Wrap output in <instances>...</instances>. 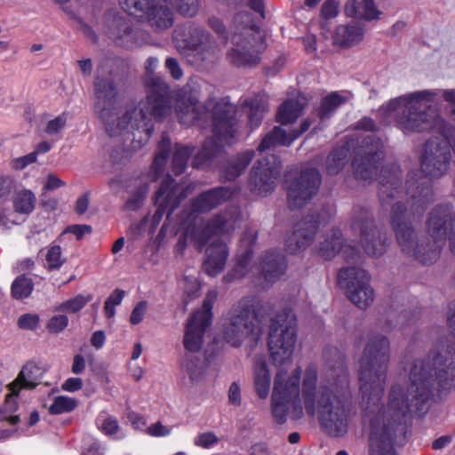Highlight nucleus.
Returning a JSON list of instances; mask_svg holds the SVG:
<instances>
[{
    "label": "nucleus",
    "mask_w": 455,
    "mask_h": 455,
    "mask_svg": "<svg viewBox=\"0 0 455 455\" xmlns=\"http://www.w3.org/2000/svg\"><path fill=\"white\" fill-rule=\"evenodd\" d=\"M324 379L317 385V372L313 367L306 370L299 399L300 371L291 376L285 369L278 370L271 395V412L277 424L286 422L287 416L298 420L304 411L308 417H316L320 427L330 435L341 436L347 431L348 401L351 398L345 355L335 347L323 350Z\"/></svg>",
    "instance_id": "nucleus-1"
},
{
    "label": "nucleus",
    "mask_w": 455,
    "mask_h": 455,
    "mask_svg": "<svg viewBox=\"0 0 455 455\" xmlns=\"http://www.w3.org/2000/svg\"><path fill=\"white\" fill-rule=\"evenodd\" d=\"M390 352L388 338L375 334L365 344L360 361L361 407L370 425L369 455H396L395 445H403L406 439L411 405L403 387L392 385L381 403Z\"/></svg>",
    "instance_id": "nucleus-2"
},
{
    "label": "nucleus",
    "mask_w": 455,
    "mask_h": 455,
    "mask_svg": "<svg viewBox=\"0 0 455 455\" xmlns=\"http://www.w3.org/2000/svg\"><path fill=\"white\" fill-rule=\"evenodd\" d=\"M235 113V106L226 99L214 104L211 114L212 133L219 142L212 139L206 140L193 161V166L196 168L213 167L222 163L220 177L225 181H233L238 178L255 156L253 150H246L225 159L224 150L220 143L228 144L232 139L235 138L237 133Z\"/></svg>",
    "instance_id": "nucleus-3"
},
{
    "label": "nucleus",
    "mask_w": 455,
    "mask_h": 455,
    "mask_svg": "<svg viewBox=\"0 0 455 455\" xmlns=\"http://www.w3.org/2000/svg\"><path fill=\"white\" fill-rule=\"evenodd\" d=\"M146 100L127 110L118 125H123L125 141H130L132 150L140 149L151 136L154 126L152 118L162 122L172 110V95L168 84L161 77L149 76L146 81Z\"/></svg>",
    "instance_id": "nucleus-4"
},
{
    "label": "nucleus",
    "mask_w": 455,
    "mask_h": 455,
    "mask_svg": "<svg viewBox=\"0 0 455 455\" xmlns=\"http://www.w3.org/2000/svg\"><path fill=\"white\" fill-rule=\"evenodd\" d=\"M128 72L127 62L118 57L105 53L98 66V76L93 87L95 94V113L103 122L110 137L122 136L123 125H118V87Z\"/></svg>",
    "instance_id": "nucleus-5"
},
{
    "label": "nucleus",
    "mask_w": 455,
    "mask_h": 455,
    "mask_svg": "<svg viewBox=\"0 0 455 455\" xmlns=\"http://www.w3.org/2000/svg\"><path fill=\"white\" fill-rule=\"evenodd\" d=\"M451 158V152L445 143L438 142L433 138L425 142L419 157L420 172L424 176L416 179V174L411 173L406 182L407 193L419 207L424 208L434 201L432 180L448 173Z\"/></svg>",
    "instance_id": "nucleus-6"
},
{
    "label": "nucleus",
    "mask_w": 455,
    "mask_h": 455,
    "mask_svg": "<svg viewBox=\"0 0 455 455\" xmlns=\"http://www.w3.org/2000/svg\"><path fill=\"white\" fill-rule=\"evenodd\" d=\"M390 224L400 251L404 256L422 264H432L437 259L440 252L437 245L433 243L428 236L416 230L403 202H397L393 205Z\"/></svg>",
    "instance_id": "nucleus-7"
},
{
    "label": "nucleus",
    "mask_w": 455,
    "mask_h": 455,
    "mask_svg": "<svg viewBox=\"0 0 455 455\" xmlns=\"http://www.w3.org/2000/svg\"><path fill=\"white\" fill-rule=\"evenodd\" d=\"M428 92L415 93L411 97H399L389 101L386 111L394 116L398 126L404 132H422L432 128H441L443 120L429 100Z\"/></svg>",
    "instance_id": "nucleus-8"
},
{
    "label": "nucleus",
    "mask_w": 455,
    "mask_h": 455,
    "mask_svg": "<svg viewBox=\"0 0 455 455\" xmlns=\"http://www.w3.org/2000/svg\"><path fill=\"white\" fill-rule=\"evenodd\" d=\"M263 317L260 301L252 299H241L224 328L225 340L236 347L246 339L256 342L261 334Z\"/></svg>",
    "instance_id": "nucleus-9"
},
{
    "label": "nucleus",
    "mask_w": 455,
    "mask_h": 455,
    "mask_svg": "<svg viewBox=\"0 0 455 455\" xmlns=\"http://www.w3.org/2000/svg\"><path fill=\"white\" fill-rule=\"evenodd\" d=\"M297 337V318L290 308H284L272 319L267 346L273 363L283 366L291 362Z\"/></svg>",
    "instance_id": "nucleus-10"
},
{
    "label": "nucleus",
    "mask_w": 455,
    "mask_h": 455,
    "mask_svg": "<svg viewBox=\"0 0 455 455\" xmlns=\"http://www.w3.org/2000/svg\"><path fill=\"white\" fill-rule=\"evenodd\" d=\"M232 47L227 59L236 68H253L259 64L260 54L266 49L264 35L256 25L235 31L231 37Z\"/></svg>",
    "instance_id": "nucleus-11"
},
{
    "label": "nucleus",
    "mask_w": 455,
    "mask_h": 455,
    "mask_svg": "<svg viewBox=\"0 0 455 455\" xmlns=\"http://www.w3.org/2000/svg\"><path fill=\"white\" fill-rule=\"evenodd\" d=\"M352 231L360 237L364 252L371 257L383 255L390 243L387 234L378 228L373 214L368 209L355 206L350 219Z\"/></svg>",
    "instance_id": "nucleus-12"
},
{
    "label": "nucleus",
    "mask_w": 455,
    "mask_h": 455,
    "mask_svg": "<svg viewBox=\"0 0 455 455\" xmlns=\"http://www.w3.org/2000/svg\"><path fill=\"white\" fill-rule=\"evenodd\" d=\"M322 184L318 169L306 166L299 172L285 175L284 187L289 209L299 210L309 204L317 195Z\"/></svg>",
    "instance_id": "nucleus-13"
},
{
    "label": "nucleus",
    "mask_w": 455,
    "mask_h": 455,
    "mask_svg": "<svg viewBox=\"0 0 455 455\" xmlns=\"http://www.w3.org/2000/svg\"><path fill=\"white\" fill-rule=\"evenodd\" d=\"M102 31L116 45L125 49L141 46L148 37L145 31L133 28L124 16L113 10L104 13Z\"/></svg>",
    "instance_id": "nucleus-14"
},
{
    "label": "nucleus",
    "mask_w": 455,
    "mask_h": 455,
    "mask_svg": "<svg viewBox=\"0 0 455 455\" xmlns=\"http://www.w3.org/2000/svg\"><path fill=\"white\" fill-rule=\"evenodd\" d=\"M426 228L437 249L449 242L450 251L455 255V210L451 204H438L427 214Z\"/></svg>",
    "instance_id": "nucleus-15"
},
{
    "label": "nucleus",
    "mask_w": 455,
    "mask_h": 455,
    "mask_svg": "<svg viewBox=\"0 0 455 455\" xmlns=\"http://www.w3.org/2000/svg\"><path fill=\"white\" fill-rule=\"evenodd\" d=\"M384 157V143L375 134L363 138L352 161L355 178L371 181L377 175L378 164Z\"/></svg>",
    "instance_id": "nucleus-16"
},
{
    "label": "nucleus",
    "mask_w": 455,
    "mask_h": 455,
    "mask_svg": "<svg viewBox=\"0 0 455 455\" xmlns=\"http://www.w3.org/2000/svg\"><path fill=\"white\" fill-rule=\"evenodd\" d=\"M369 282L366 271L354 266L342 267L338 273V284L346 290L348 299L361 309H365L374 299Z\"/></svg>",
    "instance_id": "nucleus-17"
},
{
    "label": "nucleus",
    "mask_w": 455,
    "mask_h": 455,
    "mask_svg": "<svg viewBox=\"0 0 455 455\" xmlns=\"http://www.w3.org/2000/svg\"><path fill=\"white\" fill-rule=\"evenodd\" d=\"M282 163L275 155H269L258 160L250 172L249 186L253 193L267 196L275 188V181L280 175Z\"/></svg>",
    "instance_id": "nucleus-18"
},
{
    "label": "nucleus",
    "mask_w": 455,
    "mask_h": 455,
    "mask_svg": "<svg viewBox=\"0 0 455 455\" xmlns=\"http://www.w3.org/2000/svg\"><path fill=\"white\" fill-rule=\"evenodd\" d=\"M209 34L205 29L191 22H187L176 27L173 32V40L179 51L189 50L193 52L196 60L194 64H200L212 56V52L203 48L198 52L200 46H204L209 42Z\"/></svg>",
    "instance_id": "nucleus-19"
},
{
    "label": "nucleus",
    "mask_w": 455,
    "mask_h": 455,
    "mask_svg": "<svg viewBox=\"0 0 455 455\" xmlns=\"http://www.w3.org/2000/svg\"><path fill=\"white\" fill-rule=\"evenodd\" d=\"M241 223V213L236 207H228L224 211L213 215L201 229L194 232L198 235L199 247L203 248L212 235L228 234L235 229Z\"/></svg>",
    "instance_id": "nucleus-20"
},
{
    "label": "nucleus",
    "mask_w": 455,
    "mask_h": 455,
    "mask_svg": "<svg viewBox=\"0 0 455 455\" xmlns=\"http://www.w3.org/2000/svg\"><path fill=\"white\" fill-rule=\"evenodd\" d=\"M379 200L382 206L393 207L403 195L402 171L398 166L384 167L378 178Z\"/></svg>",
    "instance_id": "nucleus-21"
},
{
    "label": "nucleus",
    "mask_w": 455,
    "mask_h": 455,
    "mask_svg": "<svg viewBox=\"0 0 455 455\" xmlns=\"http://www.w3.org/2000/svg\"><path fill=\"white\" fill-rule=\"evenodd\" d=\"M318 253L325 259H331L339 253L348 263H355L360 259V253L355 247L343 243L339 229H332L323 236L319 242Z\"/></svg>",
    "instance_id": "nucleus-22"
},
{
    "label": "nucleus",
    "mask_w": 455,
    "mask_h": 455,
    "mask_svg": "<svg viewBox=\"0 0 455 455\" xmlns=\"http://www.w3.org/2000/svg\"><path fill=\"white\" fill-rule=\"evenodd\" d=\"M319 228V215L312 213L305 216L296 225L293 233L287 240V248L294 253L306 249L315 239Z\"/></svg>",
    "instance_id": "nucleus-23"
},
{
    "label": "nucleus",
    "mask_w": 455,
    "mask_h": 455,
    "mask_svg": "<svg viewBox=\"0 0 455 455\" xmlns=\"http://www.w3.org/2000/svg\"><path fill=\"white\" fill-rule=\"evenodd\" d=\"M199 103L198 97L183 88L178 95L176 102V113L181 124L189 126L196 121H200L206 116Z\"/></svg>",
    "instance_id": "nucleus-24"
},
{
    "label": "nucleus",
    "mask_w": 455,
    "mask_h": 455,
    "mask_svg": "<svg viewBox=\"0 0 455 455\" xmlns=\"http://www.w3.org/2000/svg\"><path fill=\"white\" fill-rule=\"evenodd\" d=\"M173 183L174 180L170 175L162 181L156 194L155 204L157 209L154 219L159 220L165 212L169 219L182 200L183 197L178 195L179 188Z\"/></svg>",
    "instance_id": "nucleus-25"
},
{
    "label": "nucleus",
    "mask_w": 455,
    "mask_h": 455,
    "mask_svg": "<svg viewBox=\"0 0 455 455\" xmlns=\"http://www.w3.org/2000/svg\"><path fill=\"white\" fill-rule=\"evenodd\" d=\"M233 196V189L228 187H216L198 195L191 204L195 213H206L222 204Z\"/></svg>",
    "instance_id": "nucleus-26"
},
{
    "label": "nucleus",
    "mask_w": 455,
    "mask_h": 455,
    "mask_svg": "<svg viewBox=\"0 0 455 455\" xmlns=\"http://www.w3.org/2000/svg\"><path fill=\"white\" fill-rule=\"evenodd\" d=\"M142 20H146L156 31L171 28L173 24V12L168 0H154Z\"/></svg>",
    "instance_id": "nucleus-27"
},
{
    "label": "nucleus",
    "mask_w": 455,
    "mask_h": 455,
    "mask_svg": "<svg viewBox=\"0 0 455 455\" xmlns=\"http://www.w3.org/2000/svg\"><path fill=\"white\" fill-rule=\"evenodd\" d=\"M228 257V249L223 241L217 239L206 249V259L203 267L211 276H215L223 271Z\"/></svg>",
    "instance_id": "nucleus-28"
},
{
    "label": "nucleus",
    "mask_w": 455,
    "mask_h": 455,
    "mask_svg": "<svg viewBox=\"0 0 455 455\" xmlns=\"http://www.w3.org/2000/svg\"><path fill=\"white\" fill-rule=\"evenodd\" d=\"M206 320L200 315H192L188 320L184 336V347L187 354H198L203 342V335L208 326L205 325Z\"/></svg>",
    "instance_id": "nucleus-29"
},
{
    "label": "nucleus",
    "mask_w": 455,
    "mask_h": 455,
    "mask_svg": "<svg viewBox=\"0 0 455 455\" xmlns=\"http://www.w3.org/2000/svg\"><path fill=\"white\" fill-rule=\"evenodd\" d=\"M260 269L266 281L275 283L286 269L284 255L279 251H267L261 258Z\"/></svg>",
    "instance_id": "nucleus-30"
},
{
    "label": "nucleus",
    "mask_w": 455,
    "mask_h": 455,
    "mask_svg": "<svg viewBox=\"0 0 455 455\" xmlns=\"http://www.w3.org/2000/svg\"><path fill=\"white\" fill-rule=\"evenodd\" d=\"M363 31L356 23L339 26L333 36V43L343 48L351 47L362 41Z\"/></svg>",
    "instance_id": "nucleus-31"
},
{
    "label": "nucleus",
    "mask_w": 455,
    "mask_h": 455,
    "mask_svg": "<svg viewBox=\"0 0 455 455\" xmlns=\"http://www.w3.org/2000/svg\"><path fill=\"white\" fill-rule=\"evenodd\" d=\"M209 359L206 353L186 354L185 370L193 383H198L204 378Z\"/></svg>",
    "instance_id": "nucleus-32"
},
{
    "label": "nucleus",
    "mask_w": 455,
    "mask_h": 455,
    "mask_svg": "<svg viewBox=\"0 0 455 455\" xmlns=\"http://www.w3.org/2000/svg\"><path fill=\"white\" fill-rule=\"evenodd\" d=\"M270 373L266 360L258 356L254 359V388L261 399H266L270 388Z\"/></svg>",
    "instance_id": "nucleus-33"
},
{
    "label": "nucleus",
    "mask_w": 455,
    "mask_h": 455,
    "mask_svg": "<svg viewBox=\"0 0 455 455\" xmlns=\"http://www.w3.org/2000/svg\"><path fill=\"white\" fill-rule=\"evenodd\" d=\"M241 108L247 115L248 124L251 129H254L261 124L267 111L263 100L257 97L245 100L241 105Z\"/></svg>",
    "instance_id": "nucleus-34"
},
{
    "label": "nucleus",
    "mask_w": 455,
    "mask_h": 455,
    "mask_svg": "<svg viewBox=\"0 0 455 455\" xmlns=\"http://www.w3.org/2000/svg\"><path fill=\"white\" fill-rule=\"evenodd\" d=\"M350 155L348 146L334 148L327 156L325 170L329 175H337L347 164Z\"/></svg>",
    "instance_id": "nucleus-35"
},
{
    "label": "nucleus",
    "mask_w": 455,
    "mask_h": 455,
    "mask_svg": "<svg viewBox=\"0 0 455 455\" xmlns=\"http://www.w3.org/2000/svg\"><path fill=\"white\" fill-rule=\"evenodd\" d=\"M292 141L293 138H291L290 132H286L280 126H275L265 135L258 147V150L263 152L276 146H289Z\"/></svg>",
    "instance_id": "nucleus-36"
},
{
    "label": "nucleus",
    "mask_w": 455,
    "mask_h": 455,
    "mask_svg": "<svg viewBox=\"0 0 455 455\" xmlns=\"http://www.w3.org/2000/svg\"><path fill=\"white\" fill-rule=\"evenodd\" d=\"M305 103L299 100H287L278 108L276 117L282 124L294 122L302 115Z\"/></svg>",
    "instance_id": "nucleus-37"
},
{
    "label": "nucleus",
    "mask_w": 455,
    "mask_h": 455,
    "mask_svg": "<svg viewBox=\"0 0 455 455\" xmlns=\"http://www.w3.org/2000/svg\"><path fill=\"white\" fill-rule=\"evenodd\" d=\"M347 99L338 92H331L322 100L320 108L318 109V117L321 121H324L332 115V113L343 103Z\"/></svg>",
    "instance_id": "nucleus-38"
},
{
    "label": "nucleus",
    "mask_w": 455,
    "mask_h": 455,
    "mask_svg": "<svg viewBox=\"0 0 455 455\" xmlns=\"http://www.w3.org/2000/svg\"><path fill=\"white\" fill-rule=\"evenodd\" d=\"M171 149V139L165 133L162 134V140L158 144V152L156 153L152 163V169L155 172V179H157L163 172L166 163L168 154Z\"/></svg>",
    "instance_id": "nucleus-39"
},
{
    "label": "nucleus",
    "mask_w": 455,
    "mask_h": 455,
    "mask_svg": "<svg viewBox=\"0 0 455 455\" xmlns=\"http://www.w3.org/2000/svg\"><path fill=\"white\" fill-rule=\"evenodd\" d=\"M154 0H119L123 10L137 19H143Z\"/></svg>",
    "instance_id": "nucleus-40"
},
{
    "label": "nucleus",
    "mask_w": 455,
    "mask_h": 455,
    "mask_svg": "<svg viewBox=\"0 0 455 455\" xmlns=\"http://www.w3.org/2000/svg\"><path fill=\"white\" fill-rule=\"evenodd\" d=\"M34 289V283L26 275L17 276L12 283L11 292L15 299L28 298Z\"/></svg>",
    "instance_id": "nucleus-41"
},
{
    "label": "nucleus",
    "mask_w": 455,
    "mask_h": 455,
    "mask_svg": "<svg viewBox=\"0 0 455 455\" xmlns=\"http://www.w3.org/2000/svg\"><path fill=\"white\" fill-rule=\"evenodd\" d=\"M191 154L192 149L188 147L176 145L172 162V171L174 175H180L184 172Z\"/></svg>",
    "instance_id": "nucleus-42"
},
{
    "label": "nucleus",
    "mask_w": 455,
    "mask_h": 455,
    "mask_svg": "<svg viewBox=\"0 0 455 455\" xmlns=\"http://www.w3.org/2000/svg\"><path fill=\"white\" fill-rule=\"evenodd\" d=\"M35 203V195L29 190H22L14 196L13 207L17 212L28 214L33 211Z\"/></svg>",
    "instance_id": "nucleus-43"
},
{
    "label": "nucleus",
    "mask_w": 455,
    "mask_h": 455,
    "mask_svg": "<svg viewBox=\"0 0 455 455\" xmlns=\"http://www.w3.org/2000/svg\"><path fill=\"white\" fill-rule=\"evenodd\" d=\"M93 296L92 294H88L87 296L79 294L73 299L63 302L61 305H60L58 310L67 313H76L82 309L88 302H90Z\"/></svg>",
    "instance_id": "nucleus-44"
},
{
    "label": "nucleus",
    "mask_w": 455,
    "mask_h": 455,
    "mask_svg": "<svg viewBox=\"0 0 455 455\" xmlns=\"http://www.w3.org/2000/svg\"><path fill=\"white\" fill-rule=\"evenodd\" d=\"M77 406L76 400L67 396H58L54 399L53 403L50 406L51 414H60L69 412Z\"/></svg>",
    "instance_id": "nucleus-45"
},
{
    "label": "nucleus",
    "mask_w": 455,
    "mask_h": 455,
    "mask_svg": "<svg viewBox=\"0 0 455 455\" xmlns=\"http://www.w3.org/2000/svg\"><path fill=\"white\" fill-rule=\"evenodd\" d=\"M184 302L187 304L189 300L199 296L200 283L198 279L193 275H185L183 278Z\"/></svg>",
    "instance_id": "nucleus-46"
},
{
    "label": "nucleus",
    "mask_w": 455,
    "mask_h": 455,
    "mask_svg": "<svg viewBox=\"0 0 455 455\" xmlns=\"http://www.w3.org/2000/svg\"><path fill=\"white\" fill-rule=\"evenodd\" d=\"M360 9L359 17L365 20H379L381 15V12L378 10L373 0H362Z\"/></svg>",
    "instance_id": "nucleus-47"
},
{
    "label": "nucleus",
    "mask_w": 455,
    "mask_h": 455,
    "mask_svg": "<svg viewBox=\"0 0 455 455\" xmlns=\"http://www.w3.org/2000/svg\"><path fill=\"white\" fill-rule=\"evenodd\" d=\"M216 299L217 292L215 291H209L203 303V311H197L192 315H200V318L204 316V319L205 318L206 320L205 325L209 326L212 318V308Z\"/></svg>",
    "instance_id": "nucleus-48"
},
{
    "label": "nucleus",
    "mask_w": 455,
    "mask_h": 455,
    "mask_svg": "<svg viewBox=\"0 0 455 455\" xmlns=\"http://www.w3.org/2000/svg\"><path fill=\"white\" fill-rule=\"evenodd\" d=\"M46 261L48 264L49 270L59 269L61 265L65 262V259L61 258V248L60 245L52 246L47 254Z\"/></svg>",
    "instance_id": "nucleus-49"
},
{
    "label": "nucleus",
    "mask_w": 455,
    "mask_h": 455,
    "mask_svg": "<svg viewBox=\"0 0 455 455\" xmlns=\"http://www.w3.org/2000/svg\"><path fill=\"white\" fill-rule=\"evenodd\" d=\"M438 142L445 143L450 152L455 153V128L443 127L439 136L432 137Z\"/></svg>",
    "instance_id": "nucleus-50"
},
{
    "label": "nucleus",
    "mask_w": 455,
    "mask_h": 455,
    "mask_svg": "<svg viewBox=\"0 0 455 455\" xmlns=\"http://www.w3.org/2000/svg\"><path fill=\"white\" fill-rule=\"evenodd\" d=\"M66 124L67 116L63 113L54 119L50 120L45 126L44 132L50 136L55 135L64 129Z\"/></svg>",
    "instance_id": "nucleus-51"
},
{
    "label": "nucleus",
    "mask_w": 455,
    "mask_h": 455,
    "mask_svg": "<svg viewBox=\"0 0 455 455\" xmlns=\"http://www.w3.org/2000/svg\"><path fill=\"white\" fill-rule=\"evenodd\" d=\"M178 12L182 15L194 16L198 11L197 0H174Z\"/></svg>",
    "instance_id": "nucleus-52"
},
{
    "label": "nucleus",
    "mask_w": 455,
    "mask_h": 455,
    "mask_svg": "<svg viewBox=\"0 0 455 455\" xmlns=\"http://www.w3.org/2000/svg\"><path fill=\"white\" fill-rule=\"evenodd\" d=\"M68 323V319L65 315H54L49 320L47 329L50 332L57 334L67 327Z\"/></svg>",
    "instance_id": "nucleus-53"
},
{
    "label": "nucleus",
    "mask_w": 455,
    "mask_h": 455,
    "mask_svg": "<svg viewBox=\"0 0 455 455\" xmlns=\"http://www.w3.org/2000/svg\"><path fill=\"white\" fill-rule=\"evenodd\" d=\"M146 188H140L125 203V208L128 211H136L140 208L143 204L146 196Z\"/></svg>",
    "instance_id": "nucleus-54"
},
{
    "label": "nucleus",
    "mask_w": 455,
    "mask_h": 455,
    "mask_svg": "<svg viewBox=\"0 0 455 455\" xmlns=\"http://www.w3.org/2000/svg\"><path fill=\"white\" fill-rule=\"evenodd\" d=\"M200 231H201L200 228H196L195 227L188 228L187 230L184 232V234L181 236H180V238L178 240L177 246L180 250H183L187 245L188 240L190 239L192 242L195 243V246L198 250L201 251L203 248L199 247L198 235L196 236L194 235V232H200Z\"/></svg>",
    "instance_id": "nucleus-55"
},
{
    "label": "nucleus",
    "mask_w": 455,
    "mask_h": 455,
    "mask_svg": "<svg viewBox=\"0 0 455 455\" xmlns=\"http://www.w3.org/2000/svg\"><path fill=\"white\" fill-rule=\"evenodd\" d=\"M39 323V316L37 315L25 314L22 315L18 320V326L23 330H36Z\"/></svg>",
    "instance_id": "nucleus-56"
},
{
    "label": "nucleus",
    "mask_w": 455,
    "mask_h": 455,
    "mask_svg": "<svg viewBox=\"0 0 455 455\" xmlns=\"http://www.w3.org/2000/svg\"><path fill=\"white\" fill-rule=\"evenodd\" d=\"M148 308V302L145 300L140 301L133 308L130 322L132 324H139L143 320L144 315Z\"/></svg>",
    "instance_id": "nucleus-57"
},
{
    "label": "nucleus",
    "mask_w": 455,
    "mask_h": 455,
    "mask_svg": "<svg viewBox=\"0 0 455 455\" xmlns=\"http://www.w3.org/2000/svg\"><path fill=\"white\" fill-rule=\"evenodd\" d=\"M92 232V228L90 225H70L68 226L64 231V233H70L76 235L77 240H81L84 235L91 234Z\"/></svg>",
    "instance_id": "nucleus-58"
},
{
    "label": "nucleus",
    "mask_w": 455,
    "mask_h": 455,
    "mask_svg": "<svg viewBox=\"0 0 455 455\" xmlns=\"http://www.w3.org/2000/svg\"><path fill=\"white\" fill-rule=\"evenodd\" d=\"M209 26L210 28L216 32L219 37L222 40L224 44L228 42L227 30L223 22L217 18L209 19Z\"/></svg>",
    "instance_id": "nucleus-59"
},
{
    "label": "nucleus",
    "mask_w": 455,
    "mask_h": 455,
    "mask_svg": "<svg viewBox=\"0 0 455 455\" xmlns=\"http://www.w3.org/2000/svg\"><path fill=\"white\" fill-rule=\"evenodd\" d=\"M339 12V4L335 0H326L322 6V14L326 19H332Z\"/></svg>",
    "instance_id": "nucleus-60"
},
{
    "label": "nucleus",
    "mask_w": 455,
    "mask_h": 455,
    "mask_svg": "<svg viewBox=\"0 0 455 455\" xmlns=\"http://www.w3.org/2000/svg\"><path fill=\"white\" fill-rule=\"evenodd\" d=\"M36 159L35 154L29 153L24 156L18 157L12 161V167L15 170H23L28 164L36 163Z\"/></svg>",
    "instance_id": "nucleus-61"
},
{
    "label": "nucleus",
    "mask_w": 455,
    "mask_h": 455,
    "mask_svg": "<svg viewBox=\"0 0 455 455\" xmlns=\"http://www.w3.org/2000/svg\"><path fill=\"white\" fill-rule=\"evenodd\" d=\"M218 442L217 436L211 432L204 433L198 435L195 443L204 448H209Z\"/></svg>",
    "instance_id": "nucleus-62"
},
{
    "label": "nucleus",
    "mask_w": 455,
    "mask_h": 455,
    "mask_svg": "<svg viewBox=\"0 0 455 455\" xmlns=\"http://www.w3.org/2000/svg\"><path fill=\"white\" fill-rule=\"evenodd\" d=\"M165 67L174 79H180L182 76V69L175 58H167L165 60Z\"/></svg>",
    "instance_id": "nucleus-63"
},
{
    "label": "nucleus",
    "mask_w": 455,
    "mask_h": 455,
    "mask_svg": "<svg viewBox=\"0 0 455 455\" xmlns=\"http://www.w3.org/2000/svg\"><path fill=\"white\" fill-rule=\"evenodd\" d=\"M228 401L231 404L234 405L241 404V390L239 385L236 382H233L229 387Z\"/></svg>",
    "instance_id": "nucleus-64"
}]
</instances>
